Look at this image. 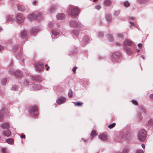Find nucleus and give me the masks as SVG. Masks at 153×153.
I'll return each instance as SVG.
<instances>
[{
    "instance_id": "nucleus-1",
    "label": "nucleus",
    "mask_w": 153,
    "mask_h": 153,
    "mask_svg": "<svg viewBox=\"0 0 153 153\" xmlns=\"http://www.w3.org/2000/svg\"><path fill=\"white\" fill-rule=\"evenodd\" d=\"M137 138L139 140L142 142L145 140L146 138V131L145 129H141L138 132L137 135Z\"/></svg>"
},
{
    "instance_id": "nucleus-2",
    "label": "nucleus",
    "mask_w": 153,
    "mask_h": 153,
    "mask_svg": "<svg viewBox=\"0 0 153 153\" xmlns=\"http://www.w3.org/2000/svg\"><path fill=\"white\" fill-rule=\"evenodd\" d=\"M69 25L72 28H76L79 30L81 29V24L78 21L72 20L70 22Z\"/></svg>"
},
{
    "instance_id": "nucleus-3",
    "label": "nucleus",
    "mask_w": 153,
    "mask_h": 153,
    "mask_svg": "<svg viewBox=\"0 0 153 153\" xmlns=\"http://www.w3.org/2000/svg\"><path fill=\"white\" fill-rule=\"evenodd\" d=\"M30 114L33 117H36L38 114V112L37 108L34 106L30 107L29 110Z\"/></svg>"
},
{
    "instance_id": "nucleus-4",
    "label": "nucleus",
    "mask_w": 153,
    "mask_h": 153,
    "mask_svg": "<svg viewBox=\"0 0 153 153\" xmlns=\"http://www.w3.org/2000/svg\"><path fill=\"white\" fill-rule=\"evenodd\" d=\"M48 27L52 29V35H53L55 38L56 37L57 38V36L58 35V33L54 30V28L55 27L53 23L51 22L48 23Z\"/></svg>"
},
{
    "instance_id": "nucleus-5",
    "label": "nucleus",
    "mask_w": 153,
    "mask_h": 153,
    "mask_svg": "<svg viewBox=\"0 0 153 153\" xmlns=\"http://www.w3.org/2000/svg\"><path fill=\"white\" fill-rule=\"evenodd\" d=\"M70 9L71 15L74 17L77 16L79 12V10L76 7H71Z\"/></svg>"
},
{
    "instance_id": "nucleus-6",
    "label": "nucleus",
    "mask_w": 153,
    "mask_h": 153,
    "mask_svg": "<svg viewBox=\"0 0 153 153\" xmlns=\"http://www.w3.org/2000/svg\"><path fill=\"white\" fill-rule=\"evenodd\" d=\"M112 60L113 61L119 62L121 61V58L119 53H114L112 55Z\"/></svg>"
},
{
    "instance_id": "nucleus-7",
    "label": "nucleus",
    "mask_w": 153,
    "mask_h": 153,
    "mask_svg": "<svg viewBox=\"0 0 153 153\" xmlns=\"http://www.w3.org/2000/svg\"><path fill=\"white\" fill-rule=\"evenodd\" d=\"M17 22L19 23H22L24 21L25 17L21 13H18L16 15Z\"/></svg>"
},
{
    "instance_id": "nucleus-8",
    "label": "nucleus",
    "mask_w": 153,
    "mask_h": 153,
    "mask_svg": "<svg viewBox=\"0 0 153 153\" xmlns=\"http://www.w3.org/2000/svg\"><path fill=\"white\" fill-rule=\"evenodd\" d=\"M44 68V65L40 62L37 63L36 64V70L37 71H42Z\"/></svg>"
},
{
    "instance_id": "nucleus-9",
    "label": "nucleus",
    "mask_w": 153,
    "mask_h": 153,
    "mask_svg": "<svg viewBox=\"0 0 153 153\" xmlns=\"http://www.w3.org/2000/svg\"><path fill=\"white\" fill-rule=\"evenodd\" d=\"M41 88V86L39 85L32 84L30 88L31 90H39Z\"/></svg>"
},
{
    "instance_id": "nucleus-10",
    "label": "nucleus",
    "mask_w": 153,
    "mask_h": 153,
    "mask_svg": "<svg viewBox=\"0 0 153 153\" xmlns=\"http://www.w3.org/2000/svg\"><path fill=\"white\" fill-rule=\"evenodd\" d=\"M66 98L61 97L56 100V102L59 105H61L66 102Z\"/></svg>"
},
{
    "instance_id": "nucleus-11",
    "label": "nucleus",
    "mask_w": 153,
    "mask_h": 153,
    "mask_svg": "<svg viewBox=\"0 0 153 153\" xmlns=\"http://www.w3.org/2000/svg\"><path fill=\"white\" fill-rule=\"evenodd\" d=\"M6 22H15V19L13 17L12 15H8L6 17L5 19Z\"/></svg>"
},
{
    "instance_id": "nucleus-12",
    "label": "nucleus",
    "mask_w": 153,
    "mask_h": 153,
    "mask_svg": "<svg viewBox=\"0 0 153 153\" xmlns=\"http://www.w3.org/2000/svg\"><path fill=\"white\" fill-rule=\"evenodd\" d=\"M9 73L12 74H15L16 76L18 77H20L22 76V74L20 72H15L12 69H9Z\"/></svg>"
},
{
    "instance_id": "nucleus-13",
    "label": "nucleus",
    "mask_w": 153,
    "mask_h": 153,
    "mask_svg": "<svg viewBox=\"0 0 153 153\" xmlns=\"http://www.w3.org/2000/svg\"><path fill=\"white\" fill-rule=\"evenodd\" d=\"M1 127L4 130L8 129L10 127V125L8 122H5L1 124Z\"/></svg>"
},
{
    "instance_id": "nucleus-14",
    "label": "nucleus",
    "mask_w": 153,
    "mask_h": 153,
    "mask_svg": "<svg viewBox=\"0 0 153 153\" xmlns=\"http://www.w3.org/2000/svg\"><path fill=\"white\" fill-rule=\"evenodd\" d=\"M56 8V6L55 5H52L49 8L48 12L49 13L51 14L53 13Z\"/></svg>"
},
{
    "instance_id": "nucleus-15",
    "label": "nucleus",
    "mask_w": 153,
    "mask_h": 153,
    "mask_svg": "<svg viewBox=\"0 0 153 153\" xmlns=\"http://www.w3.org/2000/svg\"><path fill=\"white\" fill-rule=\"evenodd\" d=\"M89 38L88 36H83L82 39V43L84 45L86 43L89 42Z\"/></svg>"
},
{
    "instance_id": "nucleus-16",
    "label": "nucleus",
    "mask_w": 153,
    "mask_h": 153,
    "mask_svg": "<svg viewBox=\"0 0 153 153\" xmlns=\"http://www.w3.org/2000/svg\"><path fill=\"white\" fill-rule=\"evenodd\" d=\"M40 30V29L39 27H33L31 29L30 32L32 34H35Z\"/></svg>"
},
{
    "instance_id": "nucleus-17",
    "label": "nucleus",
    "mask_w": 153,
    "mask_h": 153,
    "mask_svg": "<svg viewBox=\"0 0 153 153\" xmlns=\"http://www.w3.org/2000/svg\"><path fill=\"white\" fill-rule=\"evenodd\" d=\"M65 17V15L62 13L58 14L56 15V18L58 20H62Z\"/></svg>"
},
{
    "instance_id": "nucleus-18",
    "label": "nucleus",
    "mask_w": 153,
    "mask_h": 153,
    "mask_svg": "<svg viewBox=\"0 0 153 153\" xmlns=\"http://www.w3.org/2000/svg\"><path fill=\"white\" fill-rule=\"evenodd\" d=\"M124 49L126 51L127 54L128 55L131 54L132 53V51L127 46H124Z\"/></svg>"
},
{
    "instance_id": "nucleus-19",
    "label": "nucleus",
    "mask_w": 153,
    "mask_h": 153,
    "mask_svg": "<svg viewBox=\"0 0 153 153\" xmlns=\"http://www.w3.org/2000/svg\"><path fill=\"white\" fill-rule=\"evenodd\" d=\"M3 134L6 137H9L11 134L10 131L8 129L4 130Z\"/></svg>"
},
{
    "instance_id": "nucleus-20",
    "label": "nucleus",
    "mask_w": 153,
    "mask_h": 153,
    "mask_svg": "<svg viewBox=\"0 0 153 153\" xmlns=\"http://www.w3.org/2000/svg\"><path fill=\"white\" fill-rule=\"evenodd\" d=\"M28 18L30 20L36 19V16L35 13H33L28 16Z\"/></svg>"
},
{
    "instance_id": "nucleus-21",
    "label": "nucleus",
    "mask_w": 153,
    "mask_h": 153,
    "mask_svg": "<svg viewBox=\"0 0 153 153\" xmlns=\"http://www.w3.org/2000/svg\"><path fill=\"white\" fill-rule=\"evenodd\" d=\"M7 110L6 108H5L3 109H2L0 111V121H1L3 120V115L4 114V111Z\"/></svg>"
},
{
    "instance_id": "nucleus-22",
    "label": "nucleus",
    "mask_w": 153,
    "mask_h": 153,
    "mask_svg": "<svg viewBox=\"0 0 153 153\" xmlns=\"http://www.w3.org/2000/svg\"><path fill=\"white\" fill-rule=\"evenodd\" d=\"M124 46H126V45H128L129 46H131L133 45V43L128 40L125 41L124 43Z\"/></svg>"
},
{
    "instance_id": "nucleus-23",
    "label": "nucleus",
    "mask_w": 153,
    "mask_h": 153,
    "mask_svg": "<svg viewBox=\"0 0 153 153\" xmlns=\"http://www.w3.org/2000/svg\"><path fill=\"white\" fill-rule=\"evenodd\" d=\"M27 35V32L25 30H23L20 33V36L22 39L26 38Z\"/></svg>"
},
{
    "instance_id": "nucleus-24",
    "label": "nucleus",
    "mask_w": 153,
    "mask_h": 153,
    "mask_svg": "<svg viewBox=\"0 0 153 153\" xmlns=\"http://www.w3.org/2000/svg\"><path fill=\"white\" fill-rule=\"evenodd\" d=\"M33 80L35 81L38 82H39L42 80L41 77L39 76H36L33 77Z\"/></svg>"
},
{
    "instance_id": "nucleus-25",
    "label": "nucleus",
    "mask_w": 153,
    "mask_h": 153,
    "mask_svg": "<svg viewBox=\"0 0 153 153\" xmlns=\"http://www.w3.org/2000/svg\"><path fill=\"white\" fill-rule=\"evenodd\" d=\"M98 137L101 140H104L105 139V134L104 133L99 134Z\"/></svg>"
},
{
    "instance_id": "nucleus-26",
    "label": "nucleus",
    "mask_w": 153,
    "mask_h": 153,
    "mask_svg": "<svg viewBox=\"0 0 153 153\" xmlns=\"http://www.w3.org/2000/svg\"><path fill=\"white\" fill-rule=\"evenodd\" d=\"M97 133L96 132V131L94 130H92V132L91 133V139H92L94 137H95L97 135Z\"/></svg>"
},
{
    "instance_id": "nucleus-27",
    "label": "nucleus",
    "mask_w": 153,
    "mask_h": 153,
    "mask_svg": "<svg viewBox=\"0 0 153 153\" xmlns=\"http://www.w3.org/2000/svg\"><path fill=\"white\" fill-rule=\"evenodd\" d=\"M36 19H37L38 20L41 19L43 16V14L42 13H39L38 14H36Z\"/></svg>"
},
{
    "instance_id": "nucleus-28",
    "label": "nucleus",
    "mask_w": 153,
    "mask_h": 153,
    "mask_svg": "<svg viewBox=\"0 0 153 153\" xmlns=\"http://www.w3.org/2000/svg\"><path fill=\"white\" fill-rule=\"evenodd\" d=\"M107 37L108 39L110 42H113L114 40V39L113 36L111 34H107Z\"/></svg>"
},
{
    "instance_id": "nucleus-29",
    "label": "nucleus",
    "mask_w": 153,
    "mask_h": 153,
    "mask_svg": "<svg viewBox=\"0 0 153 153\" xmlns=\"http://www.w3.org/2000/svg\"><path fill=\"white\" fill-rule=\"evenodd\" d=\"M19 10L21 11L24 12L26 9V7L24 6H21L18 7Z\"/></svg>"
},
{
    "instance_id": "nucleus-30",
    "label": "nucleus",
    "mask_w": 153,
    "mask_h": 153,
    "mask_svg": "<svg viewBox=\"0 0 153 153\" xmlns=\"http://www.w3.org/2000/svg\"><path fill=\"white\" fill-rule=\"evenodd\" d=\"M112 1L111 0H106V7L111 6Z\"/></svg>"
},
{
    "instance_id": "nucleus-31",
    "label": "nucleus",
    "mask_w": 153,
    "mask_h": 153,
    "mask_svg": "<svg viewBox=\"0 0 153 153\" xmlns=\"http://www.w3.org/2000/svg\"><path fill=\"white\" fill-rule=\"evenodd\" d=\"M129 152V149L128 148H125L121 151V153H128Z\"/></svg>"
},
{
    "instance_id": "nucleus-32",
    "label": "nucleus",
    "mask_w": 153,
    "mask_h": 153,
    "mask_svg": "<svg viewBox=\"0 0 153 153\" xmlns=\"http://www.w3.org/2000/svg\"><path fill=\"white\" fill-rule=\"evenodd\" d=\"M6 142L9 144H12L13 143V140L12 139H8L6 140Z\"/></svg>"
},
{
    "instance_id": "nucleus-33",
    "label": "nucleus",
    "mask_w": 153,
    "mask_h": 153,
    "mask_svg": "<svg viewBox=\"0 0 153 153\" xmlns=\"http://www.w3.org/2000/svg\"><path fill=\"white\" fill-rule=\"evenodd\" d=\"M106 19L108 22H110L111 20V15L109 14L106 15Z\"/></svg>"
},
{
    "instance_id": "nucleus-34",
    "label": "nucleus",
    "mask_w": 153,
    "mask_h": 153,
    "mask_svg": "<svg viewBox=\"0 0 153 153\" xmlns=\"http://www.w3.org/2000/svg\"><path fill=\"white\" fill-rule=\"evenodd\" d=\"M73 34L76 36L79 35V31L76 30H74L73 31Z\"/></svg>"
},
{
    "instance_id": "nucleus-35",
    "label": "nucleus",
    "mask_w": 153,
    "mask_h": 153,
    "mask_svg": "<svg viewBox=\"0 0 153 153\" xmlns=\"http://www.w3.org/2000/svg\"><path fill=\"white\" fill-rule=\"evenodd\" d=\"M120 13V10H116L114 12V15L115 16H117L119 15Z\"/></svg>"
},
{
    "instance_id": "nucleus-36",
    "label": "nucleus",
    "mask_w": 153,
    "mask_h": 153,
    "mask_svg": "<svg viewBox=\"0 0 153 153\" xmlns=\"http://www.w3.org/2000/svg\"><path fill=\"white\" fill-rule=\"evenodd\" d=\"M19 87L18 85H15L12 86L11 89L14 91H16L18 90Z\"/></svg>"
},
{
    "instance_id": "nucleus-37",
    "label": "nucleus",
    "mask_w": 153,
    "mask_h": 153,
    "mask_svg": "<svg viewBox=\"0 0 153 153\" xmlns=\"http://www.w3.org/2000/svg\"><path fill=\"white\" fill-rule=\"evenodd\" d=\"M116 36L118 39H122L123 37V35L121 33H118L116 34Z\"/></svg>"
},
{
    "instance_id": "nucleus-38",
    "label": "nucleus",
    "mask_w": 153,
    "mask_h": 153,
    "mask_svg": "<svg viewBox=\"0 0 153 153\" xmlns=\"http://www.w3.org/2000/svg\"><path fill=\"white\" fill-rule=\"evenodd\" d=\"M7 79L6 78H4L1 80V83L3 85H5Z\"/></svg>"
},
{
    "instance_id": "nucleus-39",
    "label": "nucleus",
    "mask_w": 153,
    "mask_h": 153,
    "mask_svg": "<svg viewBox=\"0 0 153 153\" xmlns=\"http://www.w3.org/2000/svg\"><path fill=\"white\" fill-rule=\"evenodd\" d=\"M68 95L69 97H71L73 96V92L71 89H69L68 93Z\"/></svg>"
},
{
    "instance_id": "nucleus-40",
    "label": "nucleus",
    "mask_w": 153,
    "mask_h": 153,
    "mask_svg": "<svg viewBox=\"0 0 153 153\" xmlns=\"http://www.w3.org/2000/svg\"><path fill=\"white\" fill-rule=\"evenodd\" d=\"M97 35L99 37L102 38L104 36L103 33L102 32H99L97 34Z\"/></svg>"
},
{
    "instance_id": "nucleus-41",
    "label": "nucleus",
    "mask_w": 153,
    "mask_h": 153,
    "mask_svg": "<svg viewBox=\"0 0 153 153\" xmlns=\"http://www.w3.org/2000/svg\"><path fill=\"white\" fill-rule=\"evenodd\" d=\"M6 148H2L0 150L1 153H6Z\"/></svg>"
},
{
    "instance_id": "nucleus-42",
    "label": "nucleus",
    "mask_w": 153,
    "mask_h": 153,
    "mask_svg": "<svg viewBox=\"0 0 153 153\" xmlns=\"http://www.w3.org/2000/svg\"><path fill=\"white\" fill-rule=\"evenodd\" d=\"M124 6L127 7H128L130 6V4L128 1H125L124 2Z\"/></svg>"
},
{
    "instance_id": "nucleus-43",
    "label": "nucleus",
    "mask_w": 153,
    "mask_h": 153,
    "mask_svg": "<svg viewBox=\"0 0 153 153\" xmlns=\"http://www.w3.org/2000/svg\"><path fill=\"white\" fill-rule=\"evenodd\" d=\"M75 104V105L78 106H82V103L80 102H78L76 103L74 102Z\"/></svg>"
},
{
    "instance_id": "nucleus-44",
    "label": "nucleus",
    "mask_w": 153,
    "mask_h": 153,
    "mask_svg": "<svg viewBox=\"0 0 153 153\" xmlns=\"http://www.w3.org/2000/svg\"><path fill=\"white\" fill-rule=\"evenodd\" d=\"M115 126V123H113L112 124L108 126V127L110 129H111L113 128Z\"/></svg>"
},
{
    "instance_id": "nucleus-45",
    "label": "nucleus",
    "mask_w": 153,
    "mask_h": 153,
    "mask_svg": "<svg viewBox=\"0 0 153 153\" xmlns=\"http://www.w3.org/2000/svg\"><path fill=\"white\" fill-rule=\"evenodd\" d=\"M95 8L97 10H100L101 8V6L99 5H97L95 6Z\"/></svg>"
},
{
    "instance_id": "nucleus-46",
    "label": "nucleus",
    "mask_w": 153,
    "mask_h": 153,
    "mask_svg": "<svg viewBox=\"0 0 153 153\" xmlns=\"http://www.w3.org/2000/svg\"><path fill=\"white\" fill-rule=\"evenodd\" d=\"M18 46L17 45H16L13 46L12 49L13 51H16L18 48Z\"/></svg>"
},
{
    "instance_id": "nucleus-47",
    "label": "nucleus",
    "mask_w": 153,
    "mask_h": 153,
    "mask_svg": "<svg viewBox=\"0 0 153 153\" xmlns=\"http://www.w3.org/2000/svg\"><path fill=\"white\" fill-rule=\"evenodd\" d=\"M132 103L135 105H138V102L136 100H132Z\"/></svg>"
},
{
    "instance_id": "nucleus-48",
    "label": "nucleus",
    "mask_w": 153,
    "mask_h": 153,
    "mask_svg": "<svg viewBox=\"0 0 153 153\" xmlns=\"http://www.w3.org/2000/svg\"><path fill=\"white\" fill-rule=\"evenodd\" d=\"M120 137H121V138H125L126 137V134H122V135H120Z\"/></svg>"
},
{
    "instance_id": "nucleus-49",
    "label": "nucleus",
    "mask_w": 153,
    "mask_h": 153,
    "mask_svg": "<svg viewBox=\"0 0 153 153\" xmlns=\"http://www.w3.org/2000/svg\"><path fill=\"white\" fill-rule=\"evenodd\" d=\"M136 153H144V152L143 150L138 149Z\"/></svg>"
},
{
    "instance_id": "nucleus-50",
    "label": "nucleus",
    "mask_w": 153,
    "mask_h": 153,
    "mask_svg": "<svg viewBox=\"0 0 153 153\" xmlns=\"http://www.w3.org/2000/svg\"><path fill=\"white\" fill-rule=\"evenodd\" d=\"M38 1L36 0H34L32 2V4L33 5H35L38 3Z\"/></svg>"
},
{
    "instance_id": "nucleus-51",
    "label": "nucleus",
    "mask_w": 153,
    "mask_h": 153,
    "mask_svg": "<svg viewBox=\"0 0 153 153\" xmlns=\"http://www.w3.org/2000/svg\"><path fill=\"white\" fill-rule=\"evenodd\" d=\"M77 68V67H75L74 68H73V69L72 71L74 72V74H75L76 72V69Z\"/></svg>"
},
{
    "instance_id": "nucleus-52",
    "label": "nucleus",
    "mask_w": 153,
    "mask_h": 153,
    "mask_svg": "<svg viewBox=\"0 0 153 153\" xmlns=\"http://www.w3.org/2000/svg\"><path fill=\"white\" fill-rule=\"evenodd\" d=\"M149 97L151 100H153V94L149 95Z\"/></svg>"
},
{
    "instance_id": "nucleus-53",
    "label": "nucleus",
    "mask_w": 153,
    "mask_h": 153,
    "mask_svg": "<svg viewBox=\"0 0 153 153\" xmlns=\"http://www.w3.org/2000/svg\"><path fill=\"white\" fill-rule=\"evenodd\" d=\"M3 49V47L0 45V52H1L2 50Z\"/></svg>"
},
{
    "instance_id": "nucleus-54",
    "label": "nucleus",
    "mask_w": 153,
    "mask_h": 153,
    "mask_svg": "<svg viewBox=\"0 0 153 153\" xmlns=\"http://www.w3.org/2000/svg\"><path fill=\"white\" fill-rule=\"evenodd\" d=\"M129 19L133 20H134L135 19V18L133 17H129Z\"/></svg>"
},
{
    "instance_id": "nucleus-55",
    "label": "nucleus",
    "mask_w": 153,
    "mask_h": 153,
    "mask_svg": "<svg viewBox=\"0 0 153 153\" xmlns=\"http://www.w3.org/2000/svg\"><path fill=\"white\" fill-rule=\"evenodd\" d=\"M82 141H83V142H84V143H86L87 142V140H85V139L83 138H82Z\"/></svg>"
},
{
    "instance_id": "nucleus-56",
    "label": "nucleus",
    "mask_w": 153,
    "mask_h": 153,
    "mask_svg": "<svg viewBox=\"0 0 153 153\" xmlns=\"http://www.w3.org/2000/svg\"><path fill=\"white\" fill-rule=\"evenodd\" d=\"M130 24H131V26H134V23L133 22H130Z\"/></svg>"
},
{
    "instance_id": "nucleus-57",
    "label": "nucleus",
    "mask_w": 153,
    "mask_h": 153,
    "mask_svg": "<svg viewBox=\"0 0 153 153\" xmlns=\"http://www.w3.org/2000/svg\"><path fill=\"white\" fill-rule=\"evenodd\" d=\"M141 57L143 59H145V56L143 55H142L141 56Z\"/></svg>"
},
{
    "instance_id": "nucleus-58",
    "label": "nucleus",
    "mask_w": 153,
    "mask_h": 153,
    "mask_svg": "<svg viewBox=\"0 0 153 153\" xmlns=\"http://www.w3.org/2000/svg\"><path fill=\"white\" fill-rule=\"evenodd\" d=\"M141 146H142V148H143V149L145 148V145L144 144H142Z\"/></svg>"
},
{
    "instance_id": "nucleus-59",
    "label": "nucleus",
    "mask_w": 153,
    "mask_h": 153,
    "mask_svg": "<svg viewBox=\"0 0 153 153\" xmlns=\"http://www.w3.org/2000/svg\"><path fill=\"white\" fill-rule=\"evenodd\" d=\"M25 137V135H22L21 136V138H22Z\"/></svg>"
},
{
    "instance_id": "nucleus-60",
    "label": "nucleus",
    "mask_w": 153,
    "mask_h": 153,
    "mask_svg": "<svg viewBox=\"0 0 153 153\" xmlns=\"http://www.w3.org/2000/svg\"><path fill=\"white\" fill-rule=\"evenodd\" d=\"M141 46H142V44H141L139 43L138 44V46L139 47H141Z\"/></svg>"
},
{
    "instance_id": "nucleus-61",
    "label": "nucleus",
    "mask_w": 153,
    "mask_h": 153,
    "mask_svg": "<svg viewBox=\"0 0 153 153\" xmlns=\"http://www.w3.org/2000/svg\"><path fill=\"white\" fill-rule=\"evenodd\" d=\"M140 51V50L138 49H136V52H137V53H138Z\"/></svg>"
},
{
    "instance_id": "nucleus-62",
    "label": "nucleus",
    "mask_w": 153,
    "mask_h": 153,
    "mask_svg": "<svg viewBox=\"0 0 153 153\" xmlns=\"http://www.w3.org/2000/svg\"><path fill=\"white\" fill-rule=\"evenodd\" d=\"M50 68V67L49 66H48L47 67V68H46V70L48 71V69Z\"/></svg>"
},
{
    "instance_id": "nucleus-63",
    "label": "nucleus",
    "mask_w": 153,
    "mask_h": 153,
    "mask_svg": "<svg viewBox=\"0 0 153 153\" xmlns=\"http://www.w3.org/2000/svg\"><path fill=\"white\" fill-rule=\"evenodd\" d=\"M98 0H93L94 2H97Z\"/></svg>"
},
{
    "instance_id": "nucleus-64",
    "label": "nucleus",
    "mask_w": 153,
    "mask_h": 153,
    "mask_svg": "<svg viewBox=\"0 0 153 153\" xmlns=\"http://www.w3.org/2000/svg\"><path fill=\"white\" fill-rule=\"evenodd\" d=\"M2 30V29L1 28H0V31Z\"/></svg>"
}]
</instances>
